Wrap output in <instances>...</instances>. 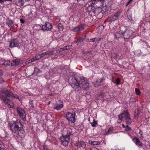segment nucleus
Instances as JSON below:
<instances>
[{"instance_id": "obj_45", "label": "nucleus", "mask_w": 150, "mask_h": 150, "mask_svg": "<svg viewBox=\"0 0 150 150\" xmlns=\"http://www.w3.org/2000/svg\"><path fill=\"white\" fill-rule=\"evenodd\" d=\"M69 46H65L62 49V50H67L69 49Z\"/></svg>"}, {"instance_id": "obj_24", "label": "nucleus", "mask_w": 150, "mask_h": 150, "mask_svg": "<svg viewBox=\"0 0 150 150\" xmlns=\"http://www.w3.org/2000/svg\"><path fill=\"white\" fill-rule=\"evenodd\" d=\"M58 30L59 31H62L64 29V26L61 23H59L57 26Z\"/></svg>"}, {"instance_id": "obj_59", "label": "nucleus", "mask_w": 150, "mask_h": 150, "mask_svg": "<svg viewBox=\"0 0 150 150\" xmlns=\"http://www.w3.org/2000/svg\"><path fill=\"white\" fill-rule=\"evenodd\" d=\"M101 39V38H99L98 40V41H100Z\"/></svg>"}, {"instance_id": "obj_8", "label": "nucleus", "mask_w": 150, "mask_h": 150, "mask_svg": "<svg viewBox=\"0 0 150 150\" xmlns=\"http://www.w3.org/2000/svg\"><path fill=\"white\" fill-rule=\"evenodd\" d=\"M69 122L74 123L75 121V113L74 112H67L65 115Z\"/></svg>"}, {"instance_id": "obj_3", "label": "nucleus", "mask_w": 150, "mask_h": 150, "mask_svg": "<svg viewBox=\"0 0 150 150\" xmlns=\"http://www.w3.org/2000/svg\"><path fill=\"white\" fill-rule=\"evenodd\" d=\"M118 122H121L122 119L124 118L125 119V122L127 124L130 125L132 122V120L130 117L129 115L127 110L125 111L124 112L121 113L118 116Z\"/></svg>"}, {"instance_id": "obj_37", "label": "nucleus", "mask_w": 150, "mask_h": 150, "mask_svg": "<svg viewBox=\"0 0 150 150\" xmlns=\"http://www.w3.org/2000/svg\"><path fill=\"white\" fill-rule=\"evenodd\" d=\"M86 144L84 142L81 141V146L82 147H85L86 146Z\"/></svg>"}, {"instance_id": "obj_52", "label": "nucleus", "mask_w": 150, "mask_h": 150, "mask_svg": "<svg viewBox=\"0 0 150 150\" xmlns=\"http://www.w3.org/2000/svg\"><path fill=\"white\" fill-rule=\"evenodd\" d=\"M43 149H44V150H48L47 149L45 146H44Z\"/></svg>"}, {"instance_id": "obj_5", "label": "nucleus", "mask_w": 150, "mask_h": 150, "mask_svg": "<svg viewBox=\"0 0 150 150\" xmlns=\"http://www.w3.org/2000/svg\"><path fill=\"white\" fill-rule=\"evenodd\" d=\"M0 92L5 96L8 97H14L15 98L19 99L18 96L16 95L13 94L6 88H2L0 89Z\"/></svg>"}, {"instance_id": "obj_26", "label": "nucleus", "mask_w": 150, "mask_h": 150, "mask_svg": "<svg viewBox=\"0 0 150 150\" xmlns=\"http://www.w3.org/2000/svg\"><path fill=\"white\" fill-rule=\"evenodd\" d=\"M112 57L115 59H118L120 58V56H119V54L118 53L113 54L112 55Z\"/></svg>"}, {"instance_id": "obj_47", "label": "nucleus", "mask_w": 150, "mask_h": 150, "mask_svg": "<svg viewBox=\"0 0 150 150\" xmlns=\"http://www.w3.org/2000/svg\"><path fill=\"white\" fill-rule=\"evenodd\" d=\"M2 145L3 144L0 145V150H6L4 148L2 147Z\"/></svg>"}, {"instance_id": "obj_4", "label": "nucleus", "mask_w": 150, "mask_h": 150, "mask_svg": "<svg viewBox=\"0 0 150 150\" xmlns=\"http://www.w3.org/2000/svg\"><path fill=\"white\" fill-rule=\"evenodd\" d=\"M72 132V131L71 129L64 128L62 131V137L65 138L66 141H69L70 139V136Z\"/></svg>"}, {"instance_id": "obj_29", "label": "nucleus", "mask_w": 150, "mask_h": 150, "mask_svg": "<svg viewBox=\"0 0 150 150\" xmlns=\"http://www.w3.org/2000/svg\"><path fill=\"white\" fill-rule=\"evenodd\" d=\"M45 53L46 55H50L51 54H53L54 53L53 51H48L45 52Z\"/></svg>"}, {"instance_id": "obj_31", "label": "nucleus", "mask_w": 150, "mask_h": 150, "mask_svg": "<svg viewBox=\"0 0 150 150\" xmlns=\"http://www.w3.org/2000/svg\"><path fill=\"white\" fill-rule=\"evenodd\" d=\"M135 91L136 92V94L138 95H140V92L139 89L137 88H135Z\"/></svg>"}, {"instance_id": "obj_54", "label": "nucleus", "mask_w": 150, "mask_h": 150, "mask_svg": "<svg viewBox=\"0 0 150 150\" xmlns=\"http://www.w3.org/2000/svg\"><path fill=\"white\" fill-rule=\"evenodd\" d=\"M94 142V141H91V142H89L90 144H91L93 145V142Z\"/></svg>"}, {"instance_id": "obj_36", "label": "nucleus", "mask_w": 150, "mask_h": 150, "mask_svg": "<svg viewBox=\"0 0 150 150\" xmlns=\"http://www.w3.org/2000/svg\"><path fill=\"white\" fill-rule=\"evenodd\" d=\"M35 57L36 60H38L41 58L40 54L35 56Z\"/></svg>"}, {"instance_id": "obj_11", "label": "nucleus", "mask_w": 150, "mask_h": 150, "mask_svg": "<svg viewBox=\"0 0 150 150\" xmlns=\"http://www.w3.org/2000/svg\"><path fill=\"white\" fill-rule=\"evenodd\" d=\"M17 112L21 118L24 121L26 120V114L24 110L21 108H17Z\"/></svg>"}, {"instance_id": "obj_38", "label": "nucleus", "mask_w": 150, "mask_h": 150, "mask_svg": "<svg viewBox=\"0 0 150 150\" xmlns=\"http://www.w3.org/2000/svg\"><path fill=\"white\" fill-rule=\"evenodd\" d=\"M93 143V145H99L100 144V142L97 141H94Z\"/></svg>"}, {"instance_id": "obj_28", "label": "nucleus", "mask_w": 150, "mask_h": 150, "mask_svg": "<svg viewBox=\"0 0 150 150\" xmlns=\"http://www.w3.org/2000/svg\"><path fill=\"white\" fill-rule=\"evenodd\" d=\"M91 124L93 127H95L97 124V122L94 119L93 122H91Z\"/></svg>"}, {"instance_id": "obj_17", "label": "nucleus", "mask_w": 150, "mask_h": 150, "mask_svg": "<svg viewBox=\"0 0 150 150\" xmlns=\"http://www.w3.org/2000/svg\"><path fill=\"white\" fill-rule=\"evenodd\" d=\"M19 60L18 59H15L13 60L10 62V65L11 66H14L19 64Z\"/></svg>"}, {"instance_id": "obj_44", "label": "nucleus", "mask_w": 150, "mask_h": 150, "mask_svg": "<svg viewBox=\"0 0 150 150\" xmlns=\"http://www.w3.org/2000/svg\"><path fill=\"white\" fill-rule=\"evenodd\" d=\"M31 63V61H30V60H29L28 61H26L25 62V64H26V65H28V64H29V63Z\"/></svg>"}, {"instance_id": "obj_61", "label": "nucleus", "mask_w": 150, "mask_h": 150, "mask_svg": "<svg viewBox=\"0 0 150 150\" xmlns=\"http://www.w3.org/2000/svg\"><path fill=\"white\" fill-rule=\"evenodd\" d=\"M133 100H134V99H133V98H132Z\"/></svg>"}, {"instance_id": "obj_51", "label": "nucleus", "mask_w": 150, "mask_h": 150, "mask_svg": "<svg viewBox=\"0 0 150 150\" xmlns=\"http://www.w3.org/2000/svg\"><path fill=\"white\" fill-rule=\"evenodd\" d=\"M99 28H100L102 30L103 29L104 26L103 25H101L99 26Z\"/></svg>"}, {"instance_id": "obj_22", "label": "nucleus", "mask_w": 150, "mask_h": 150, "mask_svg": "<svg viewBox=\"0 0 150 150\" xmlns=\"http://www.w3.org/2000/svg\"><path fill=\"white\" fill-rule=\"evenodd\" d=\"M113 127H110V128L108 129V131L106 132L104 134L105 135H108L109 134H110V133H111L112 131L113 130Z\"/></svg>"}, {"instance_id": "obj_39", "label": "nucleus", "mask_w": 150, "mask_h": 150, "mask_svg": "<svg viewBox=\"0 0 150 150\" xmlns=\"http://www.w3.org/2000/svg\"><path fill=\"white\" fill-rule=\"evenodd\" d=\"M139 133L140 135V137L141 138H143V132L142 131L140 130Z\"/></svg>"}, {"instance_id": "obj_40", "label": "nucleus", "mask_w": 150, "mask_h": 150, "mask_svg": "<svg viewBox=\"0 0 150 150\" xmlns=\"http://www.w3.org/2000/svg\"><path fill=\"white\" fill-rule=\"evenodd\" d=\"M2 74L3 73H2L1 70L0 69V76L2 75ZM3 82V81L2 80V78L0 77V82Z\"/></svg>"}, {"instance_id": "obj_23", "label": "nucleus", "mask_w": 150, "mask_h": 150, "mask_svg": "<svg viewBox=\"0 0 150 150\" xmlns=\"http://www.w3.org/2000/svg\"><path fill=\"white\" fill-rule=\"evenodd\" d=\"M62 138H61L62 139ZM62 144L64 146H66L68 144V142L69 141H66L65 139V138H63V140H62Z\"/></svg>"}, {"instance_id": "obj_48", "label": "nucleus", "mask_w": 150, "mask_h": 150, "mask_svg": "<svg viewBox=\"0 0 150 150\" xmlns=\"http://www.w3.org/2000/svg\"><path fill=\"white\" fill-rule=\"evenodd\" d=\"M30 61L31 62H34L35 60H36V59H35V57L32 58L31 59H30Z\"/></svg>"}, {"instance_id": "obj_21", "label": "nucleus", "mask_w": 150, "mask_h": 150, "mask_svg": "<svg viewBox=\"0 0 150 150\" xmlns=\"http://www.w3.org/2000/svg\"><path fill=\"white\" fill-rule=\"evenodd\" d=\"M104 0H91L90 3V4H97L98 3H101Z\"/></svg>"}, {"instance_id": "obj_14", "label": "nucleus", "mask_w": 150, "mask_h": 150, "mask_svg": "<svg viewBox=\"0 0 150 150\" xmlns=\"http://www.w3.org/2000/svg\"><path fill=\"white\" fill-rule=\"evenodd\" d=\"M28 0H15L14 3L15 4L18 6H21L24 4V3Z\"/></svg>"}, {"instance_id": "obj_56", "label": "nucleus", "mask_w": 150, "mask_h": 150, "mask_svg": "<svg viewBox=\"0 0 150 150\" xmlns=\"http://www.w3.org/2000/svg\"><path fill=\"white\" fill-rule=\"evenodd\" d=\"M3 144L2 142V141L0 140V145H1Z\"/></svg>"}, {"instance_id": "obj_20", "label": "nucleus", "mask_w": 150, "mask_h": 150, "mask_svg": "<svg viewBox=\"0 0 150 150\" xmlns=\"http://www.w3.org/2000/svg\"><path fill=\"white\" fill-rule=\"evenodd\" d=\"M122 32L119 31L115 33V37L116 39H118L120 37L123 38V35L122 34Z\"/></svg>"}, {"instance_id": "obj_13", "label": "nucleus", "mask_w": 150, "mask_h": 150, "mask_svg": "<svg viewBox=\"0 0 150 150\" xmlns=\"http://www.w3.org/2000/svg\"><path fill=\"white\" fill-rule=\"evenodd\" d=\"M41 29L43 30H50L52 28L51 24L49 23H47L44 25H39Z\"/></svg>"}, {"instance_id": "obj_55", "label": "nucleus", "mask_w": 150, "mask_h": 150, "mask_svg": "<svg viewBox=\"0 0 150 150\" xmlns=\"http://www.w3.org/2000/svg\"><path fill=\"white\" fill-rule=\"evenodd\" d=\"M104 95V93H101L99 96H103V95Z\"/></svg>"}, {"instance_id": "obj_35", "label": "nucleus", "mask_w": 150, "mask_h": 150, "mask_svg": "<svg viewBox=\"0 0 150 150\" xmlns=\"http://www.w3.org/2000/svg\"><path fill=\"white\" fill-rule=\"evenodd\" d=\"M139 114L138 110H136L134 112V115L135 116H136L138 115Z\"/></svg>"}, {"instance_id": "obj_53", "label": "nucleus", "mask_w": 150, "mask_h": 150, "mask_svg": "<svg viewBox=\"0 0 150 150\" xmlns=\"http://www.w3.org/2000/svg\"><path fill=\"white\" fill-rule=\"evenodd\" d=\"M91 150H99L97 148H93L91 149Z\"/></svg>"}, {"instance_id": "obj_27", "label": "nucleus", "mask_w": 150, "mask_h": 150, "mask_svg": "<svg viewBox=\"0 0 150 150\" xmlns=\"http://www.w3.org/2000/svg\"><path fill=\"white\" fill-rule=\"evenodd\" d=\"M83 41V39L82 38H80L78 39L76 41H75V42L77 43V45H78L80 43L82 42Z\"/></svg>"}, {"instance_id": "obj_10", "label": "nucleus", "mask_w": 150, "mask_h": 150, "mask_svg": "<svg viewBox=\"0 0 150 150\" xmlns=\"http://www.w3.org/2000/svg\"><path fill=\"white\" fill-rule=\"evenodd\" d=\"M21 45V43L19 42L18 40L16 39H13L10 42L9 47H17L20 48Z\"/></svg>"}, {"instance_id": "obj_50", "label": "nucleus", "mask_w": 150, "mask_h": 150, "mask_svg": "<svg viewBox=\"0 0 150 150\" xmlns=\"http://www.w3.org/2000/svg\"><path fill=\"white\" fill-rule=\"evenodd\" d=\"M132 0H129V1L127 2V4L126 5V6H127L128 4H129L132 1Z\"/></svg>"}, {"instance_id": "obj_41", "label": "nucleus", "mask_w": 150, "mask_h": 150, "mask_svg": "<svg viewBox=\"0 0 150 150\" xmlns=\"http://www.w3.org/2000/svg\"><path fill=\"white\" fill-rule=\"evenodd\" d=\"M120 79L119 78H117L116 81L115 83L117 85H118L120 84Z\"/></svg>"}, {"instance_id": "obj_19", "label": "nucleus", "mask_w": 150, "mask_h": 150, "mask_svg": "<svg viewBox=\"0 0 150 150\" xmlns=\"http://www.w3.org/2000/svg\"><path fill=\"white\" fill-rule=\"evenodd\" d=\"M0 64L5 66H9L10 65V62L8 60L1 61L0 62Z\"/></svg>"}, {"instance_id": "obj_25", "label": "nucleus", "mask_w": 150, "mask_h": 150, "mask_svg": "<svg viewBox=\"0 0 150 150\" xmlns=\"http://www.w3.org/2000/svg\"><path fill=\"white\" fill-rule=\"evenodd\" d=\"M13 22L12 20H10L7 21L6 24L8 26L11 27L13 23Z\"/></svg>"}, {"instance_id": "obj_33", "label": "nucleus", "mask_w": 150, "mask_h": 150, "mask_svg": "<svg viewBox=\"0 0 150 150\" xmlns=\"http://www.w3.org/2000/svg\"><path fill=\"white\" fill-rule=\"evenodd\" d=\"M75 145L77 146H81V141L75 143Z\"/></svg>"}, {"instance_id": "obj_6", "label": "nucleus", "mask_w": 150, "mask_h": 150, "mask_svg": "<svg viewBox=\"0 0 150 150\" xmlns=\"http://www.w3.org/2000/svg\"><path fill=\"white\" fill-rule=\"evenodd\" d=\"M121 13L120 11L119 10L117 11L113 15H112L110 17H109L107 19V21L110 23L115 21L118 19Z\"/></svg>"}, {"instance_id": "obj_60", "label": "nucleus", "mask_w": 150, "mask_h": 150, "mask_svg": "<svg viewBox=\"0 0 150 150\" xmlns=\"http://www.w3.org/2000/svg\"><path fill=\"white\" fill-rule=\"evenodd\" d=\"M2 1H3L2 0H0V2H1Z\"/></svg>"}, {"instance_id": "obj_12", "label": "nucleus", "mask_w": 150, "mask_h": 150, "mask_svg": "<svg viewBox=\"0 0 150 150\" xmlns=\"http://www.w3.org/2000/svg\"><path fill=\"white\" fill-rule=\"evenodd\" d=\"M85 25L84 24H81L78 25L74 28H71V30L74 32H78L83 30L85 28Z\"/></svg>"}, {"instance_id": "obj_1", "label": "nucleus", "mask_w": 150, "mask_h": 150, "mask_svg": "<svg viewBox=\"0 0 150 150\" xmlns=\"http://www.w3.org/2000/svg\"><path fill=\"white\" fill-rule=\"evenodd\" d=\"M71 87L76 91L80 90L81 88L86 90L88 88V82L83 77H78L76 78L74 77L71 79Z\"/></svg>"}, {"instance_id": "obj_9", "label": "nucleus", "mask_w": 150, "mask_h": 150, "mask_svg": "<svg viewBox=\"0 0 150 150\" xmlns=\"http://www.w3.org/2000/svg\"><path fill=\"white\" fill-rule=\"evenodd\" d=\"M133 32L131 30L127 29L124 31H122L121 33L123 38L125 40L129 38L132 35Z\"/></svg>"}, {"instance_id": "obj_57", "label": "nucleus", "mask_w": 150, "mask_h": 150, "mask_svg": "<svg viewBox=\"0 0 150 150\" xmlns=\"http://www.w3.org/2000/svg\"><path fill=\"white\" fill-rule=\"evenodd\" d=\"M122 127L123 128H125V126L124 124H122Z\"/></svg>"}, {"instance_id": "obj_32", "label": "nucleus", "mask_w": 150, "mask_h": 150, "mask_svg": "<svg viewBox=\"0 0 150 150\" xmlns=\"http://www.w3.org/2000/svg\"><path fill=\"white\" fill-rule=\"evenodd\" d=\"M131 128L128 125L125 126V130L126 131H128L131 130Z\"/></svg>"}, {"instance_id": "obj_58", "label": "nucleus", "mask_w": 150, "mask_h": 150, "mask_svg": "<svg viewBox=\"0 0 150 150\" xmlns=\"http://www.w3.org/2000/svg\"><path fill=\"white\" fill-rule=\"evenodd\" d=\"M20 21H21V22L22 23H24V21L22 20L21 19Z\"/></svg>"}, {"instance_id": "obj_16", "label": "nucleus", "mask_w": 150, "mask_h": 150, "mask_svg": "<svg viewBox=\"0 0 150 150\" xmlns=\"http://www.w3.org/2000/svg\"><path fill=\"white\" fill-rule=\"evenodd\" d=\"M63 106V105L62 103H57L54 105V109L58 110L62 108Z\"/></svg>"}, {"instance_id": "obj_2", "label": "nucleus", "mask_w": 150, "mask_h": 150, "mask_svg": "<svg viewBox=\"0 0 150 150\" xmlns=\"http://www.w3.org/2000/svg\"><path fill=\"white\" fill-rule=\"evenodd\" d=\"M11 130L14 135L18 137L20 136V132L23 129V125L21 122L17 121H11L9 124Z\"/></svg>"}, {"instance_id": "obj_42", "label": "nucleus", "mask_w": 150, "mask_h": 150, "mask_svg": "<svg viewBox=\"0 0 150 150\" xmlns=\"http://www.w3.org/2000/svg\"><path fill=\"white\" fill-rule=\"evenodd\" d=\"M29 103L31 105V107H33V100H30L29 101Z\"/></svg>"}, {"instance_id": "obj_15", "label": "nucleus", "mask_w": 150, "mask_h": 150, "mask_svg": "<svg viewBox=\"0 0 150 150\" xmlns=\"http://www.w3.org/2000/svg\"><path fill=\"white\" fill-rule=\"evenodd\" d=\"M133 141L136 145L138 146H142V143L137 137H134L133 139Z\"/></svg>"}, {"instance_id": "obj_49", "label": "nucleus", "mask_w": 150, "mask_h": 150, "mask_svg": "<svg viewBox=\"0 0 150 150\" xmlns=\"http://www.w3.org/2000/svg\"><path fill=\"white\" fill-rule=\"evenodd\" d=\"M96 38H93L90 39V41L91 42H94Z\"/></svg>"}, {"instance_id": "obj_30", "label": "nucleus", "mask_w": 150, "mask_h": 150, "mask_svg": "<svg viewBox=\"0 0 150 150\" xmlns=\"http://www.w3.org/2000/svg\"><path fill=\"white\" fill-rule=\"evenodd\" d=\"M103 81V79H98L97 80V81L96 82V84H97V85L98 86Z\"/></svg>"}, {"instance_id": "obj_7", "label": "nucleus", "mask_w": 150, "mask_h": 150, "mask_svg": "<svg viewBox=\"0 0 150 150\" xmlns=\"http://www.w3.org/2000/svg\"><path fill=\"white\" fill-rule=\"evenodd\" d=\"M2 93L0 92V98L7 105L9 108H13L14 105L12 101L8 99L6 97L2 95Z\"/></svg>"}, {"instance_id": "obj_18", "label": "nucleus", "mask_w": 150, "mask_h": 150, "mask_svg": "<svg viewBox=\"0 0 150 150\" xmlns=\"http://www.w3.org/2000/svg\"><path fill=\"white\" fill-rule=\"evenodd\" d=\"M90 1L88 2V6L86 8V10L88 12H90L92 11L94 7L92 6V4H90Z\"/></svg>"}, {"instance_id": "obj_43", "label": "nucleus", "mask_w": 150, "mask_h": 150, "mask_svg": "<svg viewBox=\"0 0 150 150\" xmlns=\"http://www.w3.org/2000/svg\"><path fill=\"white\" fill-rule=\"evenodd\" d=\"M40 54V57H41V58L42 57L44 56H45V55H46V53H45V52H43V53H41V54Z\"/></svg>"}, {"instance_id": "obj_34", "label": "nucleus", "mask_w": 150, "mask_h": 150, "mask_svg": "<svg viewBox=\"0 0 150 150\" xmlns=\"http://www.w3.org/2000/svg\"><path fill=\"white\" fill-rule=\"evenodd\" d=\"M127 18L130 21H134V20H133L132 18V15L131 14H129L127 16Z\"/></svg>"}, {"instance_id": "obj_46", "label": "nucleus", "mask_w": 150, "mask_h": 150, "mask_svg": "<svg viewBox=\"0 0 150 150\" xmlns=\"http://www.w3.org/2000/svg\"><path fill=\"white\" fill-rule=\"evenodd\" d=\"M138 52H139L138 51L135 52L134 55L135 56H139V53H138Z\"/></svg>"}]
</instances>
